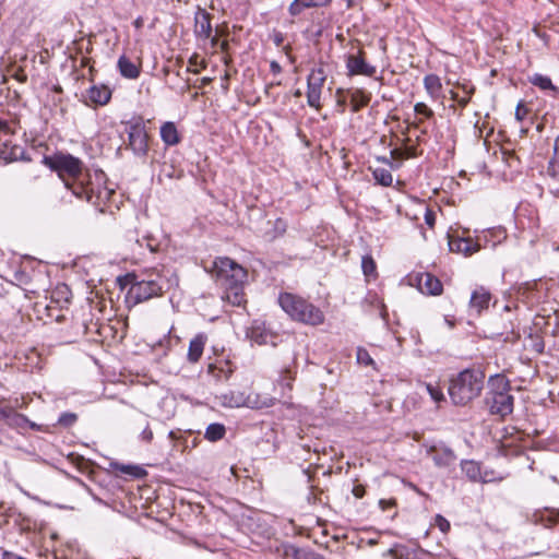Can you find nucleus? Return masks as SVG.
Returning <instances> with one entry per match:
<instances>
[{
	"instance_id": "f257e3e1",
	"label": "nucleus",
	"mask_w": 559,
	"mask_h": 559,
	"mask_svg": "<svg viewBox=\"0 0 559 559\" xmlns=\"http://www.w3.org/2000/svg\"><path fill=\"white\" fill-rule=\"evenodd\" d=\"M41 163L58 175L64 187L75 198L96 203L99 198L100 183L93 181L91 170L79 157L57 151L52 155H44ZM94 177L99 181L105 178V174L103 170L95 171Z\"/></svg>"
},
{
	"instance_id": "f03ea898",
	"label": "nucleus",
	"mask_w": 559,
	"mask_h": 559,
	"mask_svg": "<svg viewBox=\"0 0 559 559\" xmlns=\"http://www.w3.org/2000/svg\"><path fill=\"white\" fill-rule=\"evenodd\" d=\"M486 373L480 366H473L452 374L448 394L453 405L467 406L478 399L485 388Z\"/></svg>"
},
{
	"instance_id": "7ed1b4c3",
	"label": "nucleus",
	"mask_w": 559,
	"mask_h": 559,
	"mask_svg": "<svg viewBox=\"0 0 559 559\" xmlns=\"http://www.w3.org/2000/svg\"><path fill=\"white\" fill-rule=\"evenodd\" d=\"M121 289L127 290V301L138 305L155 297H160L168 288V282L165 277L157 274L155 278L139 280L134 273H128L118 277Z\"/></svg>"
},
{
	"instance_id": "20e7f679",
	"label": "nucleus",
	"mask_w": 559,
	"mask_h": 559,
	"mask_svg": "<svg viewBox=\"0 0 559 559\" xmlns=\"http://www.w3.org/2000/svg\"><path fill=\"white\" fill-rule=\"evenodd\" d=\"M511 391V381L506 374L495 373L488 378L484 403L491 415L506 418L513 413L514 396Z\"/></svg>"
},
{
	"instance_id": "39448f33",
	"label": "nucleus",
	"mask_w": 559,
	"mask_h": 559,
	"mask_svg": "<svg viewBox=\"0 0 559 559\" xmlns=\"http://www.w3.org/2000/svg\"><path fill=\"white\" fill-rule=\"evenodd\" d=\"M278 305L294 321L309 325H319L324 322V313L321 309L298 295L281 293Z\"/></svg>"
},
{
	"instance_id": "423d86ee",
	"label": "nucleus",
	"mask_w": 559,
	"mask_h": 559,
	"mask_svg": "<svg viewBox=\"0 0 559 559\" xmlns=\"http://www.w3.org/2000/svg\"><path fill=\"white\" fill-rule=\"evenodd\" d=\"M121 123L124 126L127 134V140L123 143L124 150L131 151L136 158L145 160L150 152L151 136L144 117L133 115L129 120Z\"/></svg>"
},
{
	"instance_id": "0eeeda50",
	"label": "nucleus",
	"mask_w": 559,
	"mask_h": 559,
	"mask_svg": "<svg viewBox=\"0 0 559 559\" xmlns=\"http://www.w3.org/2000/svg\"><path fill=\"white\" fill-rule=\"evenodd\" d=\"M216 281L224 288L237 289L245 283L247 271L230 258H218L215 261Z\"/></svg>"
},
{
	"instance_id": "6e6552de",
	"label": "nucleus",
	"mask_w": 559,
	"mask_h": 559,
	"mask_svg": "<svg viewBox=\"0 0 559 559\" xmlns=\"http://www.w3.org/2000/svg\"><path fill=\"white\" fill-rule=\"evenodd\" d=\"M325 80L326 74L322 67L312 69L307 78V103L317 110L322 106L320 99Z\"/></svg>"
},
{
	"instance_id": "1a4fd4ad",
	"label": "nucleus",
	"mask_w": 559,
	"mask_h": 559,
	"mask_svg": "<svg viewBox=\"0 0 559 559\" xmlns=\"http://www.w3.org/2000/svg\"><path fill=\"white\" fill-rule=\"evenodd\" d=\"M224 399L227 401V405L231 407H241L247 406L251 408H263L270 407L274 405V399H264L263 401H259L258 395L252 397L250 394H245L239 391H230L228 394L224 395Z\"/></svg>"
},
{
	"instance_id": "9d476101",
	"label": "nucleus",
	"mask_w": 559,
	"mask_h": 559,
	"mask_svg": "<svg viewBox=\"0 0 559 559\" xmlns=\"http://www.w3.org/2000/svg\"><path fill=\"white\" fill-rule=\"evenodd\" d=\"M248 335L259 345L272 344L275 346L278 338V333L275 332L269 323L262 320H253Z\"/></svg>"
},
{
	"instance_id": "9b49d317",
	"label": "nucleus",
	"mask_w": 559,
	"mask_h": 559,
	"mask_svg": "<svg viewBox=\"0 0 559 559\" xmlns=\"http://www.w3.org/2000/svg\"><path fill=\"white\" fill-rule=\"evenodd\" d=\"M365 51L359 49L357 55H348L346 57V69L347 75H365V76H373L377 72L374 66L369 64L365 58Z\"/></svg>"
},
{
	"instance_id": "f8f14e48",
	"label": "nucleus",
	"mask_w": 559,
	"mask_h": 559,
	"mask_svg": "<svg viewBox=\"0 0 559 559\" xmlns=\"http://www.w3.org/2000/svg\"><path fill=\"white\" fill-rule=\"evenodd\" d=\"M448 237L450 251L462 253L464 257H471L481 248V237H477L476 240L471 237H454L450 235Z\"/></svg>"
},
{
	"instance_id": "ddd939ff",
	"label": "nucleus",
	"mask_w": 559,
	"mask_h": 559,
	"mask_svg": "<svg viewBox=\"0 0 559 559\" xmlns=\"http://www.w3.org/2000/svg\"><path fill=\"white\" fill-rule=\"evenodd\" d=\"M427 454L439 468L450 467L454 465L456 461L454 451L444 444H433L429 447Z\"/></svg>"
},
{
	"instance_id": "4468645a",
	"label": "nucleus",
	"mask_w": 559,
	"mask_h": 559,
	"mask_svg": "<svg viewBox=\"0 0 559 559\" xmlns=\"http://www.w3.org/2000/svg\"><path fill=\"white\" fill-rule=\"evenodd\" d=\"M416 286L420 293L429 296H438L443 290L441 281L429 272L419 273L415 276Z\"/></svg>"
},
{
	"instance_id": "2eb2a0df",
	"label": "nucleus",
	"mask_w": 559,
	"mask_h": 559,
	"mask_svg": "<svg viewBox=\"0 0 559 559\" xmlns=\"http://www.w3.org/2000/svg\"><path fill=\"white\" fill-rule=\"evenodd\" d=\"M61 311L62 309L55 304H51V301H36L34 305V312L37 316V319L41 320L45 324L51 321L61 322L64 319Z\"/></svg>"
},
{
	"instance_id": "dca6fc26",
	"label": "nucleus",
	"mask_w": 559,
	"mask_h": 559,
	"mask_svg": "<svg viewBox=\"0 0 559 559\" xmlns=\"http://www.w3.org/2000/svg\"><path fill=\"white\" fill-rule=\"evenodd\" d=\"M462 472L472 483H487V472L481 473V465L474 460H462L460 463Z\"/></svg>"
},
{
	"instance_id": "f3484780",
	"label": "nucleus",
	"mask_w": 559,
	"mask_h": 559,
	"mask_svg": "<svg viewBox=\"0 0 559 559\" xmlns=\"http://www.w3.org/2000/svg\"><path fill=\"white\" fill-rule=\"evenodd\" d=\"M490 300V292L484 286H479L471 295L469 308L479 314L483 310L488 309Z\"/></svg>"
},
{
	"instance_id": "a211bd4d",
	"label": "nucleus",
	"mask_w": 559,
	"mask_h": 559,
	"mask_svg": "<svg viewBox=\"0 0 559 559\" xmlns=\"http://www.w3.org/2000/svg\"><path fill=\"white\" fill-rule=\"evenodd\" d=\"M207 335L203 332L198 333L189 343L187 359L190 364H197L203 354Z\"/></svg>"
},
{
	"instance_id": "6ab92c4d",
	"label": "nucleus",
	"mask_w": 559,
	"mask_h": 559,
	"mask_svg": "<svg viewBox=\"0 0 559 559\" xmlns=\"http://www.w3.org/2000/svg\"><path fill=\"white\" fill-rule=\"evenodd\" d=\"M159 134L166 146H175L182 141V135L179 133L176 123L173 121L164 122L159 128Z\"/></svg>"
},
{
	"instance_id": "aec40b11",
	"label": "nucleus",
	"mask_w": 559,
	"mask_h": 559,
	"mask_svg": "<svg viewBox=\"0 0 559 559\" xmlns=\"http://www.w3.org/2000/svg\"><path fill=\"white\" fill-rule=\"evenodd\" d=\"M87 97L96 106H105L110 102L111 90L104 84L93 85L87 90Z\"/></svg>"
},
{
	"instance_id": "412c9836",
	"label": "nucleus",
	"mask_w": 559,
	"mask_h": 559,
	"mask_svg": "<svg viewBox=\"0 0 559 559\" xmlns=\"http://www.w3.org/2000/svg\"><path fill=\"white\" fill-rule=\"evenodd\" d=\"M4 423L13 429H25L27 427L33 430L38 429V426L35 423H32L25 415L17 413L13 406L9 412L8 417L4 419Z\"/></svg>"
},
{
	"instance_id": "4be33fe9",
	"label": "nucleus",
	"mask_w": 559,
	"mask_h": 559,
	"mask_svg": "<svg viewBox=\"0 0 559 559\" xmlns=\"http://www.w3.org/2000/svg\"><path fill=\"white\" fill-rule=\"evenodd\" d=\"M331 2L332 0H294L288 7V12L292 16H298L306 9L326 7Z\"/></svg>"
},
{
	"instance_id": "5701e85b",
	"label": "nucleus",
	"mask_w": 559,
	"mask_h": 559,
	"mask_svg": "<svg viewBox=\"0 0 559 559\" xmlns=\"http://www.w3.org/2000/svg\"><path fill=\"white\" fill-rule=\"evenodd\" d=\"M423 83L427 94L430 96L431 99L439 100L440 98L443 97L442 82L437 74L429 73L425 75Z\"/></svg>"
},
{
	"instance_id": "b1692460",
	"label": "nucleus",
	"mask_w": 559,
	"mask_h": 559,
	"mask_svg": "<svg viewBox=\"0 0 559 559\" xmlns=\"http://www.w3.org/2000/svg\"><path fill=\"white\" fill-rule=\"evenodd\" d=\"M117 67L121 76L126 79L134 80L140 76L141 66L135 64L124 55L119 57Z\"/></svg>"
},
{
	"instance_id": "393cba45",
	"label": "nucleus",
	"mask_w": 559,
	"mask_h": 559,
	"mask_svg": "<svg viewBox=\"0 0 559 559\" xmlns=\"http://www.w3.org/2000/svg\"><path fill=\"white\" fill-rule=\"evenodd\" d=\"M347 94L350 97L353 112H358L366 107L371 99V94L362 88L347 90Z\"/></svg>"
},
{
	"instance_id": "a878e982",
	"label": "nucleus",
	"mask_w": 559,
	"mask_h": 559,
	"mask_svg": "<svg viewBox=\"0 0 559 559\" xmlns=\"http://www.w3.org/2000/svg\"><path fill=\"white\" fill-rule=\"evenodd\" d=\"M321 556L313 550L299 548L294 545L285 546L283 551L284 559H320Z\"/></svg>"
},
{
	"instance_id": "bb28decb",
	"label": "nucleus",
	"mask_w": 559,
	"mask_h": 559,
	"mask_svg": "<svg viewBox=\"0 0 559 559\" xmlns=\"http://www.w3.org/2000/svg\"><path fill=\"white\" fill-rule=\"evenodd\" d=\"M528 81L534 86H537L542 91H550L552 97L559 96V87L554 85L551 79L540 73H535L528 78Z\"/></svg>"
},
{
	"instance_id": "cd10ccee",
	"label": "nucleus",
	"mask_w": 559,
	"mask_h": 559,
	"mask_svg": "<svg viewBox=\"0 0 559 559\" xmlns=\"http://www.w3.org/2000/svg\"><path fill=\"white\" fill-rule=\"evenodd\" d=\"M72 297V293L68 285L61 284L58 285L50 295V301L51 304H55L60 309H63L66 305L70 302V299Z\"/></svg>"
},
{
	"instance_id": "c85d7f7f",
	"label": "nucleus",
	"mask_w": 559,
	"mask_h": 559,
	"mask_svg": "<svg viewBox=\"0 0 559 559\" xmlns=\"http://www.w3.org/2000/svg\"><path fill=\"white\" fill-rule=\"evenodd\" d=\"M195 34L198 37L209 38L212 33L211 16L203 11L200 15L195 16Z\"/></svg>"
},
{
	"instance_id": "c756f323",
	"label": "nucleus",
	"mask_w": 559,
	"mask_h": 559,
	"mask_svg": "<svg viewBox=\"0 0 559 559\" xmlns=\"http://www.w3.org/2000/svg\"><path fill=\"white\" fill-rule=\"evenodd\" d=\"M111 466L115 471H118L124 475L132 476L133 478H143L147 475V472L139 465L122 464L116 462L112 463Z\"/></svg>"
},
{
	"instance_id": "7c9ffc66",
	"label": "nucleus",
	"mask_w": 559,
	"mask_h": 559,
	"mask_svg": "<svg viewBox=\"0 0 559 559\" xmlns=\"http://www.w3.org/2000/svg\"><path fill=\"white\" fill-rule=\"evenodd\" d=\"M287 228V221L284 219L283 217H277L273 222L272 228L265 233V238L269 241H274L275 239L283 237L286 234Z\"/></svg>"
},
{
	"instance_id": "2f4dec72",
	"label": "nucleus",
	"mask_w": 559,
	"mask_h": 559,
	"mask_svg": "<svg viewBox=\"0 0 559 559\" xmlns=\"http://www.w3.org/2000/svg\"><path fill=\"white\" fill-rule=\"evenodd\" d=\"M206 371L216 381L228 380L230 374L233 373V370L228 366V362H225L223 366H217L216 364H209Z\"/></svg>"
},
{
	"instance_id": "473e14b6",
	"label": "nucleus",
	"mask_w": 559,
	"mask_h": 559,
	"mask_svg": "<svg viewBox=\"0 0 559 559\" xmlns=\"http://www.w3.org/2000/svg\"><path fill=\"white\" fill-rule=\"evenodd\" d=\"M226 435V428L221 423H213L206 427L204 438L211 442L222 440Z\"/></svg>"
},
{
	"instance_id": "72a5a7b5",
	"label": "nucleus",
	"mask_w": 559,
	"mask_h": 559,
	"mask_svg": "<svg viewBox=\"0 0 559 559\" xmlns=\"http://www.w3.org/2000/svg\"><path fill=\"white\" fill-rule=\"evenodd\" d=\"M388 555L392 559H416L417 554L415 550L409 549L404 545H395L391 549L388 550Z\"/></svg>"
},
{
	"instance_id": "f704fd0d",
	"label": "nucleus",
	"mask_w": 559,
	"mask_h": 559,
	"mask_svg": "<svg viewBox=\"0 0 559 559\" xmlns=\"http://www.w3.org/2000/svg\"><path fill=\"white\" fill-rule=\"evenodd\" d=\"M138 423L143 428L139 436L140 441L145 444L152 443L154 439V432L147 418L145 416H142L141 418H139Z\"/></svg>"
},
{
	"instance_id": "c9c22d12",
	"label": "nucleus",
	"mask_w": 559,
	"mask_h": 559,
	"mask_svg": "<svg viewBox=\"0 0 559 559\" xmlns=\"http://www.w3.org/2000/svg\"><path fill=\"white\" fill-rule=\"evenodd\" d=\"M372 176L377 183L381 185L382 187H390L393 181V176L390 170L385 168H376L372 171Z\"/></svg>"
},
{
	"instance_id": "e433bc0d",
	"label": "nucleus",
	"mask_w": 559,
	"mask_h": 559,
	"mask_svg": "<svg viewBox=\"0 0 559 559\" xmlns=\"http://www.w3.org/2000/svg\"><path fill=\"white\" fill-rule=\"evenodd\" d=\"M356 360L359 365L364 367H371L372 369H377L376 362L370 356L369 352L365 347H358L356 350Z\"/></svg>"
},
{
	"instance_id": "4c0bfd02",
	"label": "nucleus",
	"mask_w": 559,
	"mask_h": 559,
	"mask_svg": "<svg viewBox=\"0 0 559 559\" xmlns=\"http://www.w3.org/2000/svg\"><path fill=\"white\" fill-rule=\"evenodd\" d=\"M9 160H23V162H31V156L25 152V150L20 145H12L10 148V152L8 153V156L5 157Z\"/></svg>"
},
{
	"instance_id": "58836bf2",
	"label": "nucleus",
	"mask_w": 559,
	"mask_h": 559,
	"mask_svg": "<svg viewBox=\"0 0 559 559\" xmlns=\"http://www.w3.org/2000/svg\"><path fill=\"white\" fill-rule=\"evenodd\" d=\"M361 269L367 277L377 275V265L373 258L370 254L364 255L361 259Z\"/></svg>"
},
{
	"instance_id": "ea45409f",
	"label": "nucleus",
	"mask_w": 559,
	"mask_h": 559,
	"mask_svg": "<svg viewBox=\"0 0 559 559\" xmlns=\"http://www.w3.org/2000/svg\"><path fill=\"white\" fill-rule=\"evenodd\" d=\"M226 290V298L233 302L234 305H240L241 300H242V285L240 286H237V289H233V288H225Z\"/></svg>"
},
{
	"instance_id": "a19ab883",
	"label": "nucleus",
	"mask_w": 559,
	"mask_h": 559,
	"mask_svg": "<svg viewBox=\"0 0 559 559\" xmlns=\"http://www.w3.org/2000/svg\"><path fill=\"white\" fill-rule=\"evenodd\" d=\"M296 371L290 368H285L281 372L280 383L288 389H292V383L295 380Z\"/></svg>"
},
{
	"instance_id": "79ce46f5",
	"label": "nucleus",
	"mask_w": 559,
	"mask_h": 559,
	"mask_svg": "<svg viewBox=\"0 0 559 559\" xmlns=\"http://www.w3.org/2000/svg\"><path fill=\"white\" fill-rule=\"evenodd\" d=\"M427 392L429 393L430 397L439 403L442 401H445L444 394L442 392V389L439 385H433L431 383H428L426 385Z\"/></svg>"
},
{
	"instance_id": "37998d69",
	"label": "nucleus",
	"mask_w": 559,
	"mask_h": 559,
	"mask_svg": "<svg viewBox=\"0 0 559 559\" xmlns=\"http://www.w3.org/2000/svg\"><path fill=\"white\" fill-rule=\"evenodd\" d=\"M173 328L168 331L167 335L164 336L157 344V346L165 347L167 350L170 349L173 345H177L180 343L179 336H171Z\"/></svg>"
},
{
	"instance_id": "c03bdc74",
	"label": "nucleus",
	"mask_w": 559,
	"mask_h": 559,
	"mask_svg": "<svg viewBox=\"0 0 559 559\" xmlns=\"http://www.w3.org/2000/svg\"><path fill=\"white\" fill-rule=\"evenodd\" d=\"M379 507L382 511H389L391 509H394V512L392 515H390V518L393 520L396 515H397V511H396V507H397V501L396 499L392 498V499H380L379 500Z\"/></svg>"
},
{
	"instance_id": "a18cd8bd",
	"label": "nucleus",
	"mask_w": 559,
	"mask_h": 559,
	"mask_svg": "<svg viewBox=\"0 0 559 559\" xmlns=\"http://www.w3.org/2000/svg\"><path fill=\"white\" fill-rule=\"evenodd\" d=\"M414 111L416 115H420L426 119H431L435 116L433 110L430 107H428L425 103L415 104Z\"/></svg>"
},
{
	"instance_id": "49530a36",
	"label": "nucleus",
	"mask_w": 559,
	"mask_h": 559,
	"mask_svg": "<svg viewBox=\"0 0 559 559\" xmlns=\"http://www.w3.org/2000/svg\"><path fill=\"white\" fill-rule=\"evenodd\" d=\"M76 420H78V415H76V414L66 412V413H62V414L59 416L58 424H59V425H61V426H63V427H70V426H72Z\"/></svg>"
},
{
	"instance_id": "de8ad7c7",
	"label": "nucleus",
	"mask_w": 559,
	"mask_h": 559,
	"mask_svg": "<svg viewBox=\"0 0 559 559\" xmlns=\"http://www.w3.org/2000/svg\"><path fill=\"white\" fill-rule=\"evenodd\" d=\"M353 481H354V485L352 488L353 496L357 499L364 498L367 492V486L364 484H360L358 478H355Z\"/></svg>"
},
{
	"instance_id": "09e8293b",
	"label": "nucleus",
	"mask_w": 559,
	"mask_h": 559,
	"mask_svg": "<svg viewBox=\"0 0 559 559\" xmlns=\"http://www.w3.org/2000/svg\"><path fill=\"white\" fill-rule=\"evenodd\" d=\"M531 340H532V344H531L532 350L536 352L537 354H543L544 349H545V342H544L543 337L539 335H535V336L531 335Z\"/></svg>"
},
{
	"instance_id": "8fccbe9b",
	"label": "nucleus",
	"mask_w": 559,
	"mask_h": 559,
	"mask_svg": "<svg viewBox=\"0 0 559 559\" xmlns=\"http://www.w3.org/2000/svg\"><path fill=\"white\" fill-rule=\"evenodd\" d=\"M455 85L464 92L463 96L471 98V96L475 93V86L467 80H464L463 82H456Z\"/></svg>"
},
{
	"instance_id": "3c124183",
	"label": "nucleus",
	"mask_w": 559,
	"mask_h": 559,
	"mask_svg": "<svg viewBox=\"0 0 559 559\" xmlns=\"http://www.w3.org/2000/svg\"><path fill=\"white\" fill-rule=\"evenodd\" d=\"M502 155L503 160L509 167H515V164L520 165V158L514 154V152L503 151Z\"/></svg>"
},
{
	"instance_id": "603ef678",
	"label": "nucleus",
	"mask_w": 559,
	"mask_h": 559,
	"mask_svg": "<svg viewBox=\"0 0 559 559\" xmlns=\"http://www.w3.org/2000/svg\"><path fill=\"white\" fill-rule=\"evenodd\" d=\"M435 522L442 533H448L451 528L450 522L441 514L436 515Z\"/></svg>"
},
{
	"instance_id": "864d4df0",
	"label": "nucleus",
	"mask_w": 559,
	"mask_h": 559,
	"mask_svg": "<svg viewBox=\"0 0 559 559\" xmlns=\"http://www.w3.org/2000/svg\"><path fill=\"white\" fill-rule=\"evenodd\" d=\"M528 114V109L523 105V103H519L515 108V118L519 121H522L525 119L526 115Z\"/></svg>"
},
{
	"instance_id": "5fc2aeb1",
	"label": "nucleus",
	"mask_w": 559,
	"mask_h": 559,
	"mask_svg": "<svg viewBox=\"0 0 559 559\" xmlns=\"http://www.w3.org/2000/svg\"><path fill=\"white\" fill-rule=\"evenodd\" d=\"M425 223L430 227V228H433L435 227V224H436V213L430 210L429 207L426 209V212H425Z\"/></svg>"
},
{
	"instance_id": "6e6d98bb",
	"label": "nucleus",
	"mask_w": 559,
	"mask_h": 559,
	"mask_svg": "<svg viewBox=\"0 0 559 559\" xmlns=\"http://www.w3.org/2000/svg\"><path fill=\"white\" fill-rule=\"evenodd\" d=\"M11 408L12 406L9 405L4 399H0V420L4 421Z\"/></svg>"
},
{
	"instance_id": "4d7b16f0",
	"label": "nucleus",
	"mask_w": 559,
	"mask_h": 559,
	"mask_svg": "<svg viewBox=\"0 0 559 559\" xmlns=\"http://www.w3.org/2000/svg\"><path fill=\"white\" fill-rule=\"evenodd\" d=\"M450 96L453 100H456L461 108H465L469 103V97H459V94L453 90L450 91Z\"/></svg>"
},
{
	"instance_id": "13d9d810",
	"label": "nucleus",
	"mask_w": 559,
	"mask_h": 559,
	"mask_svg": "<svg viewBox=\"0 0 559 559\" xmlns=\"http://www.w3.org/2000/svg\"><path fill=\"white\" fill-rule=\"evenodd\" d=\"M405 486L415 491L417 495L428 498L429 495L421 490L417 485L412 481H404Z\"/></svg>"
},
{
	"instance_id": "bf43d9fd",
	"label": "nucleus",
	"mask_w": 559,
	"mask_h": 559,
	"mask_svg": "<svg viewBox=\"0 0 559 559\" xmlns=\"http://www.w3.org/2000/svg\"><path fill=\"white\" fill-rule=\"evenodd\" d=\"M272 38H273V43L275 44L276 47H281L285 39L284 34L282 32H276V31L273 33Z\"/></svg>"
},
{
	"instance_id": "052dcab7",
	"label": "nucleus",
	"mask_w": 559,
	"mask_h": 559,
	"mask_svg": "<svg viewBox=\"0 0 559 559\" xmlns=\"http://www.w3.org/2000/svg\"><path fill=\"white\" fill-rule=\"evenodd\" d=\"M391 159L403 160L406 158L404 150L394 148L390 152Z\"/></svg>"
},
{
	"instance_id": "680f3d73",
	"label": "nucleus",
	"mask_w": 559,
	"mask_h": 559,
	"mask_svg": "<svg viewBox=\"0 0 559 559\" xmlns=\"http://www.w3.org/2000/svg\"><path fill=\"white\" fill-rule=\"evenodd\" d=\"M270 71L274 74V75H277L280 73H282V67L281 64L275 61V60H272L270 62Z\"/></svg>"
},
{
	"instance_id": "e2e57ef3",
	"label": "nucleus",
	"mask_w": 559,
	"mask_h": 559,
	"mask_svg": "<svg viewBox=\"0 0 559 559\" xmlns=\"http://www.w3.org/2000/svg\"><path fill=\"white\" fill-rule=\"evenodd\" d=\"M406 158L415 157L417 155V151L415 146H409L404 150Z\"/></svg>"
},
{
	"instance_id": "0e129e2a",
	"label": "nucleus",
	"mask_w": 559,
	"mask_h": 559,
	"mask_svg": "<svg viewBox=\"0 0 559 559\" xmlns=\"http://www.w3.org/2000/svg\"><path fill=\"white\" fill-rule=\"evenodd\" d=\"M290 50H292V46H290V45H286V46L284 47V51H285V53L287 55L289 62H290V63H295L296 58H295L294 56H292V55H290Z\"/></svg>"
},
{
	"instance_id": "69168bd1",
	"label": "nucleus",
	"mask_w": 559,
	"mask_h": 559,
	"mask_svg": "<svg viewBox=\"0 0 559 559\" xmlns=\"http://www.w3.org/2000/svg\"><path fill=\"white\" fill-rule=\"evenodd\" d=\"M21 556H17L14 552L11 551H3L2 559H20Z\"/></svg>"
},
{
	"instance_id": "338daca9",
	"label": "nucleus",
	"mask_w": 559,
	"mask_h": 559,
	"mask_svg": "<svg viewBox=\"0 0 559 559\" xmlns=\"http://www.w3.org/2000/svg\"><path fill=\"white\" fill-rule=\"evenodd\" d=\"M133 25L136 29H141L144 25V20L142 16H138L134 21H133Z\"/></svg>"
},
{
	"instance_id": "774afa93",
	"label": "nucleus",
	"mask_w": 559,
	"mask_h": 559,
	"mask_svg": "<svg viewBox=\"0 0 559 559\" xmlns=\"http://www.w3.org/2000/svg\"><path fill=\"white\" fill-rule=\"evenodd\" d=\"M1 131L9 132L10 131V127H9L8 121L0 119V132Z\"/></svg>"
}]
</instances>
